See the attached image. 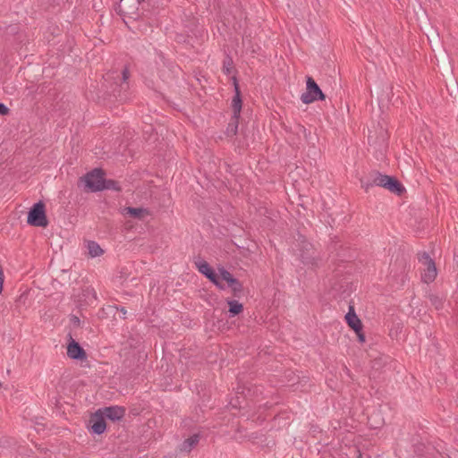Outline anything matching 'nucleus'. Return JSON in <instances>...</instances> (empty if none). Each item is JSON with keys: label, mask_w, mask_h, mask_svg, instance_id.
Wrapping results in <instances>:
<instances>
[{"label": "nucleus", "mask_w": 458, "mask_h": 458, "mask_svg": "<svg viewBox=\"0 0 458 458\" xmlns=\"http://www.w3.org/2000/svg\"><path fill=\"white\" fill-rule=\"evenodd\" d=\"M361 185L366 191L372 186L384 187L397 194H400L403 191V187L396 179L380 173H375L372 175L371 182L361 181Z\"/></svg>", "instance_id": "obj_1"}, {"label": "nucleus", "mask_w": 458, "mask_h": 458, "mask_svg": "<svg viewBox=\"0 0 458 458\" xmlns=\"http://www.w3.org/2000/svg\"><path fill=\"white\" fill-rule=\"evenodd\" d=\"M104 175L101 169H94L86 174L85 183L90 191H98L104 189H116L115 182L111 180L106 181Z\"/></svg>", "instance_id": "obj_2"}, {"label": "nucleus", "mask_w": 458, "mask_h": 458, "mask_svg": "<svg viewBox=\"0 0 458 458\" xmlns=\"http://www.w3.org/2000/svg\"><path fill=\"white\" fill-rule=\"evenodd\" d=\"M27 222L29 225L38 227H46L48 225L46 207L42 201H38L31 207L28 214Z\"/></svg>", "instance_id": "obj_3"}, {"label": "nucleus", "mask_w": 458, "mask_h": 458, "mask_svg": "<svg viewBox=\"0 0 458 458\" xmlns=\"http://www.w3.org/2000/svg\"><path fill=\"white\" fill-rule=\"evenodd\" d=\"M325 98V94L318 83L311 77H308L306 80V91L301 96V102L310 104L318 100H324Z\"/></svg>", "instance_id": "obj_4"}, {"label": "nucleus", "mask_w": 458, "mask_h": 458, "mask_svg": "<svg viewBox=\"0 0 458 458\" xmlns=\"http://www.w3.org/2000/svg\"><path fill=\"white\" fill-rule=\"evenodd\" d=\"M419 261L423 266L421 272V280L426 284L432 283L437 276V269L436 267L435 261L429 257V255L427 252H423L419 257Z\"/></svg>", "instance_id": "obj_5"}, {"label": "nucleus", "mask_w": 458, "mask_h": 458, "mask_svg": "<svg viewBox=\"0 0 458 458\" xmlns=\"http://www.w3.org/2000/svg\"><path fill=\"white\" fill-rule=\"evenodd\" d=\"M102 410L98 409L89 420L88 429L91 434L101 435L106 429V423Z\"/></svg>", "instance_id": "obj_6"}, {"label": "nucleus", "mask_w": 458, "mask_h": 458, "mask_svg": "<svg viewBox=\"0 0 458 458\" xmlns=\"http://www.w3.org/2000/svg\"><path fill=\"white\" fill-rule=\"evenodd\" d=\"M194 263L199 273L204 275L219 289H225V285L222 284L218 280V276L215 273V271L206 260L199 259Z\"/></svg>", "instance_id": "obj_7"}, {"label": "nucleus", "mask_w": 458, "mask_h": 458, "mask_svg": "<svg viewBox=\"0 0 458 458\" xmlns=\"http://www.w3.org/2000/svg\"><path fill=\"white\" fill-rule=\"evenodd\" d=\"M140 4V0H121L117 9L120 15L135 19L138 17Z\"/></svg>", "instance_id": "obj_8"}, {"label": "nucleus", "mask_w": 458, "mask_h": 458, "mask_svg": "<svg viewBox=\"0 0 458 458\" xmlns=\"http://www.w3.org/2000/svg\"><path fill=\"white\" fill-rule=\"evenodd\" d=\"M67 355L72 360H84L87 358L84 349L73 339L67 346Z\"/></svg>", "instance_id": "obj_9"}, {"label": "nucleus", "mask_w": 458, "mask_h": 458, "mask_svg": "<svg viewBox=\"0 0 458 458\" xmlns=\"http://www.w3.org/2000/svg\"><path fill=\"white\" fill-rule=\"evenodd\" d=\"M101 410L104 417L113 421L122 420L125 414V410L120 406H109Z\"/></svg>", "instance_id": "obj_10"}, {"label": "nucleus", "mask_w": 458, "mask_h": 458, "mask_svg": "<svg viewBox=\"0 0 458 458\" xmlns=\"http://www.w3.org/2000/svg\"><path fill=\"white\" fill-rule=\"evenodd\" d=\"M345 320L348 326L354 331L359 332L362 327V324L359 317L356 315L352 306L349 307V310L345 315Z\"/></svg>", "instance_id": "obj_11"}, {"label": "nucleus", "mask_w": 458, "mask_h": 458, "mask_svg": "<svg viewBox=\"0 0 458 458\" xmlns=\"http://www.w3.org/2000/svg\"><path fill=\"white\" fill-rule=\"evenodd\" d=\"M235 95L232 101V107L235 118H238L242 110V98L236 78L233 77Z\"/></svg>", "instance_id": "obj_12"}, {"label": "nucleus", "mask_w": 458, "mask_h": 458, "mask_svg": "<svg viewBox=\"0 0 458 458\" xmlns=\"http://www.w3.org/2000/svg\"><path fill=\"white\" fill-rule=\"evenodd\" d=\"M300 245L301 248L298 250L299 253H297L300 259L305 264H313L311 260H310V256L308 255L312 249L311 244L305 239H302Z\"/></svg>", "instance_id": "obj_13"}, {"label": "nucleus", "mask_w": 458, "mask_h": 458, "mask_svg": "<svg viewBox=\"0 0 458 458\" xmlns=\"http://www.w3.org/2000/svg\"><path fill=\"white\" fill-rule=\"evenodd\" d=\"M123 214L129 215L135 218H142L145 216L149 215V211L143 208H131L128 207L123 209Z\"/></svg>", "instance_id": "obj_14"}, {"label": "nucleus", "mask_w": 458, "mask_h": 458, "mask_svg": "<svg viewBox=\"0 0 458 458\" xmlns=\"http://www.w3.org/2000/svg\"><path fill=\"white\" fill-rule=\"evenodd\" d=\"M199 434H194L185 439L182 444V450L184 452H191V449L199 443Z\"/></svg>", "instance_id": "obj_15"}, {"label": "nucleus", "mask_w": 458, "mask_h": 458, "mask_svg": "<svg viewBox=\"0 0 458 458\" xmlns=\"http://www.w3.org/2000/svg\"><path fill=\"white\" fill-rule=\"evenodd\" d=\"M87 247L89 254L91 258H97L103 254V250L101 249L99 244L94 241L89 242Z\"/></svg>", "instance_id": "obj_16"}, {"label": "nucleus", "mask_w": 458, "mask_h": 458, "mask_svg": "<svg viewBox=\"0 0 458 458\" xmlns=\"http://www.w3.org/2000/svg\"><path fill=\"white\" fill-rule=\"evenodd\" d=\"M229 305V312L232 316L238 315L243 310V306L237 301H227Z\"/></svg>", "instance_id": "obj_17"}, {"label": "nucleus", "mask_w": 458, "mask_h": 458, "mask_svg": "<svg viewBox=\"0 0 458 458\" xmlns=\"http://www.w3.org/2000/svg\"><path fill=\"white\" fill-rule=\"evenodd\" d=\"M219 274L222 280L227 282V284H230L234 279L233 275L224 267L219 269Z\"/></svg>", "instance_id": "obj_18"}, {"label": "nucleus", "mask_w": 458, "mask_h": 458, "mask_svg": "<svg viewBox=\"0 0 458 458\" xmlns=\"http://www.w3.org/2000/svg\"><path fill=\"white\" fill-rule=\"evenodd\" d=\"M228 286L232 288L234 294L242 291V285L236 278L228 284Z\"/></svg>", "instance_id": "obj_19"}, {"label": "nucleus", "mask_w": 458, "mask_h": 458, "mask_svg": "<svg viewBox=\"0 0 458 458\" xmlns=\"http://www.w3.org/2000/svg\"><path fill=\"white\" fill-rule=\"evenodd\" d=\"M233 69V61L230 57L224 61L223 71L225 74H230Z\"/></svg>", "instance_id": "obj_20"}, {"label": "nucleus", "mask_w": 458, "mask_h": 458, "mask_svg": "<svg viewBox=\"0 0 458 458\" xmlns=\"http://www.w3.org/2000/svg\"><path fill=\"white\" fill-rule=\"evenodd\" d=\"M360 343L363 344L365 342V335L362 331V328L359 332H355Z\"/></svg>", "instance_id": "obj_21"}, {"label": "nucleus", "mask_w": 458, "mask_h": 458, "mask_svg": "<svg viewBox=\"0 0 458 458\" xmlns=\"http://www.w3.org/2000/svg\"><path fill=\"white\" fill-rule=\"evenodd\" d=\"M129 79V71L124 69L123 71V81L125 82Z\"/></svg>", "instance_id": "obj_22"}, {"label": "nucleus", "mask_w": 458, "mask_h": 458, "mask_svg": "<svg viewBox=\"0 0 458 458\" xmlns=\"http://www.w3.org/2000/svg\"><path fill=\"white\" fill-rule=\"evenodd\" d=\"M9 112V109L6 106L2 104V115L7 114Z\"/></svg>", "instance_id": "obj_23"}, {"label": "nucleus", "mask_w": 458, "mask_h": 458, "mask_svg": "<svg viewBox=\"0 0 458 458\" xmlns=\"http://www.w3.org/2000/svg\"><path fill=\"white\" fill-rule=\"evenodd\" d=\"M117 310H120V311L122 312V314H123V318H126V313H127V311H126L125 308L121 307V308H118Z\"/></svg>", "instance_id": "obj_24"}, {"label": "nucleus", "mask_w": 458, "mask_h": 458, "mask_svg": "<svg viewBox=\"0 0 458 458\" xmlns=\"http://www.w3.org/2000/svg\"><path fill=\"white\" fill-rule=\"evenodd\" d=\"M1 282H2V283L4 282V279H3V278L1 279Z\"/></svg>", "instance_id": "obj_25"}]
</instances>
